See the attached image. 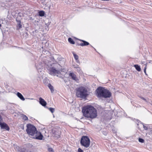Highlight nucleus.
Listing matches in <instances>:
<instances>
[{"label": "nucleus", "mask_w": 152, "mask_h": 152, "mask_svg": "<svg viewBox=\"0 0 152 152\" xmlns=\"http://www.w3.org/2000/svg\"><path fill=\"white\" fill-rule=\"evenodd\" d=\"M138 140L140 142H141L142 143H144V140L142 138H139V139H138Z\"/></svg>", "instance_id": "b1692460"}, {"label": "nucleus", "mask_w": 152, "mask_h": 152, "mask_svg": "<svg viewBox=\"0 0 152 152\" xmlns=\"http://www.w3.org/2000/svg\"><path fill=\"white\" fill-rule=\"evenodd\" d=\"M80 143L82 146L87 148L90 146V141L88 137L84 136L81 139Z\"/></svg>", "instance_id": "423d86ee"}, {"label": "nucleus", "mask_w": 152, "mask_h": 152, "mask_svg": "<svg viewBox=\"0 0 152 152\" xmlns=\"http://www.w3.org/2000/svg\"><path fill=\"white\" fill-rule=\"evenodd\" d=\"M35 134V135L34 138L40 140H42L43 136L40 132H38L37 131Z\"/></svg>", "instance_id": "6e6552de"}, {"label": "nucleus", "mask_w": 152, "mask_h": 152, "mask_svg": "<svg viewBox=\"0 0 152 152\" xmlns=\"http://www.w3.org/2000/svg\"><path fill=\"white\" fill-rule=\"evenodd\" d=\"M77 152H83V151L82 149H81V148H79L78 149Z\"/></svg>", "instance_id": "c756f323"}, {"label": "nucleus", "mask_w": 152, "mask_h": 152, "mask_svg": "<svg viewBox=\"0 0 152 152\" xmlns=\"http://www.w3.org/2000/svg\"><path fill=\"white\" fill-rule=\"evenodd\" d=\"M48 151L49 152H54L53 149L51 148H48Z\"/></svg>", "instance_id": "a878e982"}, {"label": "nucleus", "mask_w": 152, "mask_h": 152, "mask_svg": "<svg viewBox=\"0 0 152 152\" xmlns=\"http://www.w3.org/2000/svg\"><path fill=\"white\" fill-rule=\"evenodd\" d=\"M52 135L56 139L60 137V132L59 129H52Z\"/></svg>", "instance_id": "0eeeda50"}, {"label": "nucleus", "mask_w": 152, "mask_h": 152, "mask_svg": "<svg viewBox=\"0 0 152 152\" xmlns=\"http://www.w3.org/2000/svg\"><path fill=\"white\" fill-rule=\"evenodd\" d=\"M17 95L18 96L19 98L21 100L23 101H24L25 100V98H24L23 96L19 92H18L17 93Z\"/></svg>", "instance_id": "dca6fc26"}, {"label": "nucleus", "mask_w": 152, "mask_h": 152, "mask_svg": "<svg viewBox=\"0 0 152 152\" xmlns=\"http://www.w3.org/2000/svg\"><path fill=\"white\" fill-rule=\"evenodd\" d=\"M146 64H145V66L144 68V72H145V74L146 75Z\"/></svg>", "instance_id": "cd10ccee"}, {"label": "nucleus", "mask_w": 152, "mask_h": 152, "mask_svg": "<svg viewBox=\"0 0 152 152\" xmlns=\"http://www.w3.org/2000/svg\"><path fill=\"white\" fill-rule=\"evenodd\" d=\"M69 76H70L73 80L77 82H78L79 79L77 77L76 75L75 74L73 73H70L69 74Z\"/></svg>", "instance_id": "9b49d317"}, {"label": "nucleus", "mask_w": 152, "mask_h": 152, "mask_svg": "<svg viewBox=\"0 0 152 152\" xmlns=\"http://www.w3.org/2000/svg\"><path fill=\"white\" fill-rule=\"evenodd\" d=\"M134 66L138 71L140 72L141 71V68L140 66L138 65H134Z\"/></svg>", "instance_id": "a211bd4d"}, {"label": "nucleus", "mask_w": 152, "mask_h": 152, "mask_svg": "<svg viewBox=\"0 0 152 152\" xmlns=\"http://www.w3.org/2000/svg\"><path fill=\"white\" fill-rule=\"evenodd\" d=\"M17 27L18 29H20L22 28V25L20 23L18 24Z\"/></svg>", "instance_id": "bb28decb"}, {"label": "nucleus", "mask_w": 152, "mask_h": 152, "mask_svg": "<svg viewBox=\"0 0 152 152\" xmlns=\"http://www.w3.org/2000/svg\"><path fill=\"white\" fill-rule=\"evenodd\" d=\"M1 26V25L0 24V27Z\"/></svg>", "instance_id": "72a5a7b5"}, {"label": "nucleus", "mask_w": 152, "mask_h": 152, "mask_svg": "<svg viewBox=\"0 0 152 152\" xmlns=\"http://www.w3.org/2000/svg\"><path fill=\"white\" fill-rule=\"evenodd\" d=\"M47 66V69L48 72L51 75L53 76L56 75L58 76V75L60 74V71L56 69L53 67H52V65L51 64H50V66L48 65Z\"/></svg>", "instance_id": "39448f33"}, {"label": "nucleus", "mask_w": 152, "mask_h": 152, "mask_svg": "<svg viewBox=\"0 0 152 152\" xmlns=\"http://www.w3.org/2000/svg\"><path fill=\"white\" fill-rule=\"evenodd\" d=\"M76 70L80 74H81L82 73V71L79 67H78L77 69H76Z\"/></svg>", "instance_id": "4be33fe9"}, {"label": "nucleus", "mask_w": 152, "mask_h": 152, "mask_svg": "<svg viewBox=\"0 0 152 152\" xmlns=\"http://www.w3.org/2000/svg\"><path fill=\"white\" fill-rule=\"evenodd\" d=\"M27 128L26 131L27 133L31 136L34 135L37 131L36 127L30 124H28L27 125Z\"/></svg>", "instance_id": "20e7f679"}, {"label": "nucleus", "mask_w": 152, "mask_h": 152, "mask_svg": "<svg viewBox=\"0 0 152 152\" xmlns=\"http://www.w3.org/2000/svg\"><path fill=\"white\" fill-rule=\"evenodd\" d=\"M72 53L73 54L74 58L75 59L76 62L77 63L80 64V62L79 60V57L74 52H72Z\"/></svg>", "instance_id": "ddd939ff"}, {"label": "nucleus", "mask_w": 152, "mask_h": 152, "mask_svg": "<svg viewBox=\"0 0 152 152\" xmlns=\"http://www.w3.org/2000/svg\"><path fill=\"white\" fill-rule=\"evenodd\" d=\"M22 117L23 119L24 120H27L28 119V118L25 115H23Z\"/></svg>", "instance_id": "5701e85b"}, {"label": "nucleus", "mask_w": 152, "mask_h": 152, "mask_svg": "<svg viewBox=\"0 0 152 152\" xmlns=\"http://www.w3.org/2000/svg\"><path fill=\"white\" fill-rule=\"evenodd\" d=\"M50 5L48 6V8L50 9Z\"/></svg>", "instance_id": "473e14b6"}, {"label": "nucleus", "mask_w": 152, "mask_h": 152, "mask_svg": "<svg viewBox=\"0 0 152 152\" xmlns=\"http://www.w3.org/2000/svg\"><path fill=\"white\" fill-rule=\"evenodd\" d=\"M96 96L100 98H109L110 97L111 94L108 90L104 88L100 87L96 91Z\"/></svg>", "instance_id": "f03ea898"}, {"label": "nucleus", "mask_w": 152, "mask_h": 152, "mask_svg": "<svg viewBox=\"0 0 152 152\" xmlns=\"http://www.w3.org/2000/svg\"><path fill=\"white\" fill-rule=\"evenodd\" d=\"M82 111L83 116L87 118L93 119L97 116L96 109L93 106L88 105L84 107Z\"/></svg>", "instance_id": "f257e3e1"}, {"label": "nucleus", "mask_w": 152, "mask_h": 152, "mask_svg": "<svg viewBox=\"0 0 152 152\" xmlns=\"http://www.w3.org/2000/svg\"><path fill=\"white\" fill-rule=\"evenodd\" d=\"M49 110L52 113H53L55 111L54 109L52 108H50Z\"/></svg>", "instance_id": "393cba45"}, {"label": "nucleus", "mask_w": 152, "mask_h": 152, "mask_svg": "<svg viewBox=\"0 0 152 152\" xmlns=\"http://www.w3.org/2000/svg\"><path fill=\"white\" fill-rule=\"evenodd\" d=\"M39 103L43 106H45L47 104V103L42 98L40 97L39 98Z\"/></svg>", "instance_id": "f8f14e48"}, {"label": "nucleus", "mask_w": 152, "mask_h": 152, "mask_svg": "<svg viewBox=\"0 0 152 152\" xmlns=\"http://www.w3.org/2000/svg\"><path fill=\"white\" fill-rule=\"evenodd\" d=\"M76 93L77 97L82 99L85 98L88 95L87 89L83 87L78 88L77 89Z\"/></svg>", "instance_id": "7ed1b4c3"}, {"label": "nucleus", "mask_w": 152, "mask_h": 152, "mask_svg": "<svg viewBox=\"0 0 152 152\" xmlns=\"http://www.w3.org/2000/svg\"><path fill=\"white\" fill-rule=\"evenodd\" d=\"M48 87L50 90L51 92H53L54 91V89L53 86L50 84H49L48 85Z\"/></svg>", "instance_id": "6ab92c4d"}, {"label": "nucleus", "mask_w": 152, "mask_h": 152, "mask_svg": "<svg viewBox=\"0 0 152 152\" xmlns=\"http://www.w3.org/2000/svg\"><path fill=\"white\" fill-rule=\"evenodd\" d=\"M68 41L69 43L72 44H75V42L71 38H69L68 39Z\"/></svg>", "instance_id": "412c9836"}, {"label": "nucleus", "mask_w": 152, "mask_h": 152, "mask_svg": "<svg viewBox=\"0 0 152 152\" xmlns=\"http://www.w3.org/2000/svg\"><path fill=\"white\" fill-rule=\"evenodd\" d=\"M80 41L83 42L82 43L80 44L79 45H80V46H87L89 45V43L88 42L85 41L81 39L80 40Z\"/></svg>", "instance_id": "2eb2a0df"}, {"label": "nucleus", "mask_w": 152, "mask_h": 152, "mask_svg": "<svg viewBox=\"0 0 152 152\" xmlns=\"http://www.w3.org/2000/svg\"><path fill=\"white\" fill-rule=\"evenodd\" d=\"M1 120H2L1 118V116L0 115V123L1 122Z\"/></svg>", "instance_id": "2f4dec72"}, {"label": "nucleus", "mask_w": 152, "mask_h": 152, "mask_svg": "<svg viewBox=\"0 0 152 152\" xmlns=\"http://www.w3.org/2000/svg\"><path fill=\"white\" fill-rule=\"evenodd\" d=\"M73 67H74V68L77 69L78 67H79V66L77 65H73Z\"/></svg>", "instance_id": "c85d7f7f"}, {"label": "nucleus", "mask_w": 152, "mask_h": 152, "mask_svg": "<svg viewBox=\"0 0 152 152\" xmlns=\"http://www.w3.org/2000/svg\"><path fill=\"white\" fill-rule=\"evenodd\" d=\"M0 125L1 129H4L6 130L9 131L10 128L7 125L4 123H0Z\"/></svg>", "instance_id": "9d476101"}, {"label": "nucleus", "mask_w": 152, "mask_h": 152, "mask_svg": "<svg viewBox=\"0 0 152 152\" xmlns=\"http://www.w3.org/2000/svg\"><path fill=\"white\" fill-rule=\"evenodd\" d=\"M42 63H40L38 65L36 66L39 72H42Z\"/></svg>", "instance_id": "4468645a"}, {"label": "nucleus", "mask_w": 152, "mask_h": 152, "mask_svg": "<svg viewBox=\"0 0 152 152\" xmlns=\"http://www.w3.org/2000/svg\"><path fill=\"white\" fill-rule=\"evenodd\" d=\"M140 97V98H141L142 99H143V100H145V101H146V100L144 98H143V97Z\"/></svg>", "instance_id": "7c9ffc66"}, {"label": "nucleus", "mask_w": 152, "mask_h": 152, "mask_svg": "<svg viewBox=\"0 0 152 152\" xmlns=\"http://www.w3.org/2000/svg\"><path fill=\"white\" fill-rule=\"evenodd\" d=\"M138 123L137 124L138 126V128L140 129L142 127H143L145 130H147L148 128V126L147 125H144L141 122H138Z\"/></svg>", "instance_id": "1a4fd4ad"}, {"label": "nucleus", "mask_w": 152, "mask_h": 152, "mask_svg": "<svg viewBox=\"0 0 152 152\" xmlns=\"http://www.w3.org/2000/svg\"><path fill=\"white\" fill-rule=\"evenodd\" d=\"M45 12L43 11H41L39 12V15L40 16L42 17L44 15Z\"/></svg>", "instance_id": "aec40b11"}, {"label": "nucleus", "mask_w": 152, "mask_h": 152, "mask_svg": "<svg viewBox=\"0 0 152 152\" xmlns=\"http://www.w3.org/2000/svg\"><path fill=\"white\" fill-rule=\"evenodd\" d=\"M18 152H26L27 150L24 148H21L18 147Z\"/></svg>", "instance_id": "f3484780"}]
</instances>
